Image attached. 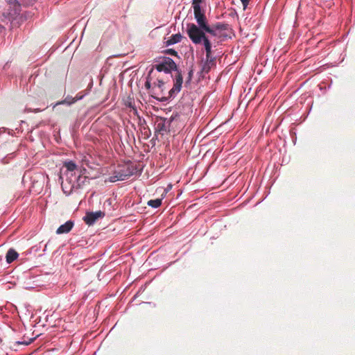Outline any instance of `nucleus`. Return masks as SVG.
Returning <instances> with one entry per match:
<instances>
[{"instance_id":"f257e3e1","label":"nucleus","mask_w":355,"mask_h":355,"mask_svg":"<svg viewBox=\"0 0 355 355\" xmlns=\"http://www.w3.org/2000/svg\"><path fill=\"white\" fill-rule=\"evenodd\" d=\"M193 12L197 24H187L186 32L193 44L202 45L206 55L202 70L208 72L216 64V57L213 56L214 51L212 50V45L216 42L211 41V38L205 34V28L209 29V24L204 10L198 6H193Z\"/></svg>"},{"instance_id":"f03ea898","label":"nucleus","mask_w":355,"mask_h":355,"mask_svg":"<svg viewBox=\"0 0 355 355\" xmlns=\"http://www.w3.org/2000/svg\"><path fill=\"white\" fill-rule=\"evenodd\" d=\"M60 179L62 180V189L67 196L82 188L88 182L87 177L73 161L64 163Z\"/></svg>"},{"instance_id":"7ed1b4c3","label":"nucleus","mask_w":355,"mask_h":355,"mask_svg":"<svg viewBox=\"0 0 355 355\" xmlns=\"http://www.w3.org/2000/svg\"><path fill=\"white\" fill-rule=\"evenodd\" d=\"M151 69H156L158 72L163 71L166 73H171L172 71L175 72V74L172 75L173 80V87L168 91V96H162L160 101H166L174 98L181 91L183 77L173 60L168 57L161 58L157 61V63L154 64Z\"/></svg>"},{"instance_id":"20e7f679","label":"nucleus","mask_w":355,"mask_h":355,"mask_svg":"<svg viewBox=\"0 0 355 355\" xmlns=\"http://www.w3.org/2000/svg\"><path fill=\"white\" fill-rule=\"evenodd\" d=\"M7 8L2 13V21H12L20 15L21 6H28L33 4L37 0H5Z\"/></svg>"},{"instance_id":"39448f33","label":"nucleus","mask_w":355,"mask_h":355,"mask_svg":"<svg viewBox=\"0 0 355 355\" xmlns=\"http://www.w3.org/2000/svg\"><path fill=\"white\" fill-rule=\"evenodd\" d=\"M229 29L227 24L218 22L212 26L209 25V29L205 28V34L211 38V41L216 43L212 45L213 55L215 53L214 49L222 44V42L228 37L226 31Z\"/></svg>"},{"instance_id":"423d86ee","label":"nucleus","mask_w":355,"mask_h":355,"mask_svg":"<svg viewBox=\"0 0 355 355\" xmlns=\"http://www.w3.org/2000/svg\"><path fill=\"white\" fill-rule=\"evenodd\" d=\"M105 216V212L102 211H88L83 217V220L88 225H94L96 220L103 218Z\"/></svg>"},{"instance_id":"0eeeda50","label":"nucleus","mask_w":355,"mask_h":355,"mask_svg":"<svg viewBox=\"0 0 355 355\" xmlns=\"http://www.w3.org/2000/svg\"><path fill=\"white\" fill-rule=\"evenodd\" d=\"M132 173L129 171H124L123 170L116 171L114 174L109 177V182H115L119 180H125L128 179Z\"/></svg>"},{"instance_id":"6e6552de","label":"nucleus","mask_w":355,"mask_h":355,"mask_svg":"<svg viewBox=\"0 0 355 355\" xmlns=\"http://www.w3.org/2000/svg\"><path fill=\"white\" fill-rule=\"evenodd\" d=\"M165 83L163 80L157 78L156 81L153 83V90L155 94H164Z\"/></svg>"},{"instance_id":"1a4fd4ad","label":"nucleus","mask_w":355,"mask_h":355,"mask_svg":"<svg viewBox=\"0 0 355 355\" xmlns=\"http://www.w3.org/2000/svg\"><path fill=\"white\" fill-rule=\"evenodd\" d=\"M73 222L68 220L63 225H60L56 230L57 234H67L69 232L73 227Z\"/></svg>"},{"instance_id":"9d476101","label":"nucleus","mask_w":355,"mask_h":355,"mask_svg":"<svg viewBox=\"0 0 355 355\" xmlns=\"http://www.w3.org/2000/svg\"><path fill=\"white\" fill-rule=\"evenodd\" d=\"M182 36L180 33L174 34L168 38L165 42V44L166 46L173 45L180 42L182 40Z\"/></svg>"},{"instance_id":"9b49d317","label":"nucleus","mask_w":355,"mask_h":355,"mask_svg":"<svg viewBox=\"0 0 355 355\" xmlns=\"http://www.w3.org/2000/svg\"><path fill=\"white\" fill-rule=\"evenodd\" d=\"M18 257L19 254L15 250L10 248L8 250L6 255V262L8 263H11L12 261L16 260Z\"/></svg>"},{"instance_id":"f8f14e48","label":"nucleus","mask_w":355,"mask_h":355,"mask_svg":"<svg viewBox=\"0 0 355 355\" xmlns=\"http://www.w3.org/2000/svg\"><path fill=\"white\" fill-rule=\"evenodd\" d=\"M162 200L160 198H157L155 200H150L148 201V205L153 207V208H157L159 207L162 204Z\"/></svg>"},{"instance_id":"ddd939ff","label":"nucleus","mask_w":355,"mask_h":355,"mask_svg":"<svg viewBox=\"0 0 355 355\" xmlns=\"http://www.w3.org/2000/svg\"><path fill=\"white\" fill-rule=\"evenodd\" d=\"M153 69H150V70L149 71V73H148V76L146 78V83H145V87H146V89H150L151 87V85H152L151 82L153 81Z\"/></svg>"},{"instance_id":"4468645a","label":"nucleus","mask_w":355,"mask_h":355,"mask_svg":"<svg viewBox=\"0 0 355 355\" xmlns=\"http://www.w3.org/2000/svg\"><path fill=\"white\" fill-rule=\"evenodd\" d=\"M75 101H73V98L71 96H67L64 98V100L62 101L61 102H59L57 103V105L59 104H66L68 105H71V104L74 103Z\"/></svg>"},{"instance_id":"2eb2a0df","label":"nucleus","mask_w":355,"mask_h":355,"mask_svg":"<svg viewBox=\"0 0 355 355\" xmlns=\"http://www.w3.org/2000/svg\"><path fill=\"white\" fill-rule=\"evenodd\" d=\"M202 0H193L192 1V6H198V8H201L200 3Z\"/></svg>"},{"instance_id":"dca6fc26","label":"nucleus","mask_w":355,"mask_h":355,"mask_svg":"<svg viewBox=\"0 0 355 355\" xmlns=\"http://www.w3.org/2000/svg\"><path fill=\"white\" fill-rule=\"evenodd\" d=\"M192 76H193V71L192 70H190L189 73H188V78L186 81V84H189L191 80V78H192Z\"/></svg>"},{"instance_id":"f3484780","label":"nucleus","mask_w":355,"mask_h":355,"mask_svg":"<svg viewBox=\"0 0 355 355\" xmlns=\"http://www.w3.org/2000/svg\"><path fill=\"white\" fill-rule=\"evenodd\" d=\"M243 10H245L249 4V0H241Z\"/></svg>"},{"instance_id":"a211bd4d","label":"nucleus","mask_w":355,"mask_h":355,"mask_svg":"<svg viewBox=\"0 0 355 355\" xmlns=\"http://www.w3.org/2000/svg\"><path fill=\"white\" fill-rule=\"evenodd\" d=\"M83 98V95H80L79 96L78 94L76 95V96L75 98H73V101H75V103L78 101V100H80Z\"/></svg>"},{"instance_id":"6ab92c4d","label":"nucleus","mask_w":355,"mask_h":355,"mask_svg":"<svg viewBox=\"0 0 355 355\" xmlns=\"http://www.w3.org/2000/svg\"><path fill=\"white\" fill-rule=\"evenodd\" d=\"M167 52L171 55H177V52L174 49H168Z\"/></svg>"},{"instance_id":"aec40b11","label":"nucleus","mask_w":355,"mask_h":355,"mask_svg":"<svg viewBox=\"0 0 355 355\" xmlns=\"http://www.w3.org/2000/svg\"><path fill=\"white\" fill-rule=\"evenodd\" d=\"M17 343H19V344H25V345H28V343H29L17 342Z\"/></svg>"},{"instance_id":"412c9836","label":"nucleus","mask_w":355,"mask_h":355,"mask_svg":"<svg viewBox=\"0 0 355 355\" xmlns=\"http://www.w3.org/2000/svg\"><path fill=\"white\" fill-rule=\"evenodd\" d=\"M42 110H41V109H36V110H34V112H40V111H42Z\"/></svg>"}]
</instances>
